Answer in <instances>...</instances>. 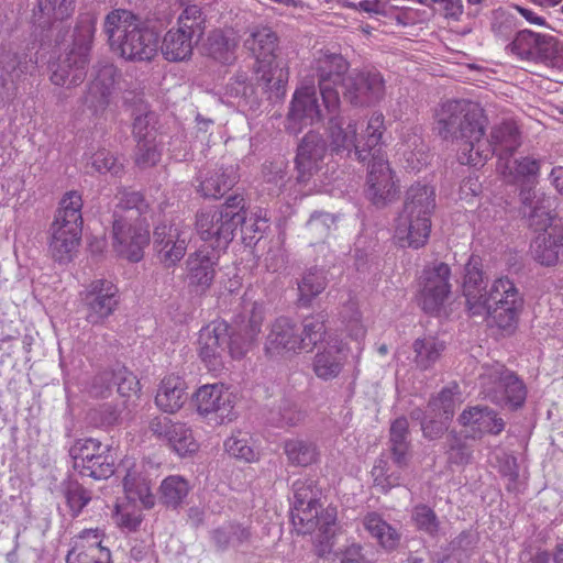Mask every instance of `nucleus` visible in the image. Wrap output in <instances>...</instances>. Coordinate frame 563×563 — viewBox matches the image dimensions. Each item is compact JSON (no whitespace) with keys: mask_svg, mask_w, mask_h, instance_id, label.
<instances>
[{"mask_svg":"<svg viewBox=\"0 0 563 563\" xmlns=\"http://www.w3.org/2000/svg\"><path fill=\"white\" fill-rule=\"evenodd\" d=\"M486 119L483 109L470 100H446L434 112V130L444 141L461 145V164L477 166L492 157L490 145L484 141Z\"/></svg>","mask_w":563,"mask_h":563,"instance_id":"obj_1","label":"nucleus"},{"mask_svg":"<svg viewBox=\"0 0 563 563\" xmlns=\"http://www.w3.org/2000/svg\"><path fill=\"white\" fill-rule=\"evenodd\" d=\"M104 32L120 55L132 62H148L157 53L159 35L150 21L128 10H114L104 20Z\"/></svg>","mask_w":563,"mask_h":563,"instance_id":"obj_2","label":"nucleus"},{"mask_svg":"<svg viewBox=\"0 0 563 563\" xmlns=\"http://www.w3.org/2000/svg\"><path fill=\"white\" fill-rule=\"evenodd\" d=\"M435 209V190L426 184L411 185L396 218L395 239L402 247L423 246L431 232V216Z\"/></svg>","mask_w":563,"mask_h":563,"instance_id":"obj_3","label":"nucleus"},{"mask_svg":"<svg viewBox=\"0 0 563 563\" xmlns=\"http://www.w3.org/2000/svg\"><path fill=\"white\" fill-rule=\"evenodd\" d=\"M97 16L91 12L80 13L71 33V47L58 60L49 64L51 81L56 86L73 88L81 85L90 62Z\"/></svg>","mask_w":563,"mask_h":563,"instance_id":"obj_4","label":"nucleus"},{"mask_svg":"<svg viewBox=\"0 0 563 563\" xmlns=\"http://www.w3.org/2000/svg\"><path fill=\"white\" fill-rule=\"evenodd\" d=\"M384 131L383 113H373L366 126V145L369 152L366 196L378 208L391 202L398 194L393 172L382 151Z\"/></svg>","mask_w":563,"mask_h":563,"instance_id":"obj_5","label":"nucleus"},{"mask_svg":"<svg viewBox=\"0 0 563 563\" xmlns=\"http://www.w3.org/2000/svg\"><path fill=\"white\" fill-rule=\"evenodd\" d=\"M255 57L256 79L264 82L271 98L282 99L286 92L289 71L278 55V36L269 27L253 31L244 43Z\"/></svg>","mask_w":563,"mask_h":563,"instance_id":"obj_6","label":"nucleus"},{"mask_svg":"<svg viewBox=\"0 0 563 563\" xmlns=\"http://www.w3.org/2000/svg\"><path fill=\"white\" fill-rule=\"evenodd\" d=\"M82 199L79 192H67L51 225L49 253L54 261L66 264L76 254L82 230Z\"/></svg>","mask_w":563,"mask_h":563,"instance_id":"obj_7","label":"nucleus"},{"mask_svg":"<svg viewBox=\"0 0 563 563\" xmlns=\"http://www.w3.org/2000/svg\"><path fill=\"white\" fill-rule=\"evenodd\" d=\"M478 378L482 394L493 404L512 411L523 407L528 395L527 386L514 371L504 364L483 365Z\"/></svg>","mask_w":563,"mask_h":563,"instance_id":"obj_8","label":"nucleus"},{"mask_svg":"<svg viewBox=\"0 0 563 563\" xmlns=\"http://www.w3.org/2000/svg\"><path fill=\"white\" fill-rule=\"evenodd\" d=\"M73 0H37L33 11L34 34L41 46H59L69 36L67 20L73 15Z\"/></svg>","mask_w":563,"mask_h":563,"instance_id":"obj_9","label":"nucleus"},{"mask_svg":"<svg viewBox=\"0 0 563 563\" xmlns=\"http://www.w3.org/2000/svg\"><path fill=\"white\" fill-rule=\"evenodd\" d=\"M483 297L485 311L473 316L489 317L504 330L515 327L523 307V298L512 280L508 277L495 279Z\"/></svg>","mask_w":563,"mask_h":563,"instance_id":"obj_10","label":"nucleus"},{"mask_svg":"<svg viewBox=\"0 0 563 563\" xmlns=\"http://www.w3.org/2000/svg\"><path fill=\"white\" fill-rule=\"evenodd\" d=\"M73 468L81 476L97 481L107 479L115 472V461L110 445L93 438L77 440L69 449Z\"/></svg>","mask_w":563,"mask_h":563,"instance_id":"obj_11","label":"nucleus"},{"mask_svg":"<svg viewBox=\"0 0 563 563\" xmlns=\"http://www.w3.org/2000/svg\"><path fill=\"white\" fill-rule=\"evenodd\" d=\"M349 68V62L341 54L335 53H321L312 62L311 69L318 79L322 106L327 111L333 112L340 108L338 87L345 89Z\"/></svg>","mask_w":563,"mask_h":563,"instance_id":"obj_12","label":"nucleus"},{"mask_svg":"<svg viewBox=\"0 0 563 563\" xmlns=\"http://www.w3.org/2000/svg\"><path fill=\"white\" fill-rule=\"evenodd\" d=\"M329 148L332 155L340 157H352L358 162H366L369 158L366 145V130L357 140V126L353 120L345 121L340 115V108L333 112L327 111Z\"/></svg>","mask_w":563,"mask_h":563,"instance_id":"obj_13","label":"nucleus"},{"mask_svg":"<svg viewBox=\"0 0 563 563\" xmlns=\"http://www.w3.org/2000/svg\"><path fill=\"white\" fill-rule=\"evenodd\" d=\"M451 268L446 263L434 262L423 268L419 277L418 302L427 313H438L452 291Z\"/></svg>","mask_w":563,"mask_h":563,"instance_id":"obj_14","label":"nucleus"},{"mask_svg":"<svg viewBox=\"0 0 563 563\" xmlns=\"http://www.w3.org/2000/svg\"><path fill=\"white\" fill-rule=\"evenodd\" d=\"M241 218L218 209L202 210L196 216V231L200 239L210 244L213 251L227 250L234 239Z\"/></svg>","mask_w":563,"mask_h":563,"instance_id":"obj_15","label":"nucleus"},{"mask_svg":"<svg viewBox=\"0 0 563 563\" xmlns=\"http://www.w3.org/2000/svg\"><path fill=\"white\" fill-rule=\"evenodd\" d=\"M80 300L86 310V321L101 325L119 308L120 291L111 280L95 279L80 292Z\"/></svg>","mask_w":563,"mask_h":563,"instance_id":"obj_16","label":"nucleus"},{"mask_svg":"<svg viewBox=\"0 0 563 563\" xmlns=\"http://www.w3.org/2000/svg\"><path fill=\"white\" fill-rule=\"evenodd\" d=\"M113 247L117 253L130 262H139L143 257V249L150 242L148 223L146 221L115 218L112 227Z\"/></svg>","mask_w":563,"mask_h":563,"instance_id":"obj_17","label":"nucleus"},{"mask_svg":"<svg viewBox=\"0 0 563 563\" xmlns=\"http://www.w3.org/2000/svg\"><path fill=\"white\" fill-rule=\"evenodd\" d=\"M385 95L383 76L376 70L353 69L346 77L343 97L353 106H372Z\"/></svg>","mask_w":563,"mask_h":563,"instance_id":"obj_18","label":"nucleus"},{"mask_svg":"<svg viewBox=\"0 0 563 563\" xmlns=\"http://www.w3.org/2000/svg\"><path fill=\"white\" fill-rule=\"evenodd\" d=\"M148 430L157 439L166 442L179 456L191 455L199 449L191 429L184 422L157 416L150 421Z\"/></svg>","mask_w":563,"mask_h":563,"instance_id":"obj_19","label":"nucleus"},{"mask_svg":"<svg viewBox=\"0 0 563 563\" xmlns=\"http://www.w3.org/2000/svg\"><path fill=\"white\" fill-rule=\"evenodd\" d=\"M349 357V346L338 336H329L319 346L312 358L311 368L314 375L324 382L333 380L342 373Z\"/></svg>","mask_w":563,"mask_h":563,"instance_id":"obj_20","label":"nucleus"},{"mask_svg":"<svg viewBox=\"0 0 563 563\" xmlns=\"http://www.w3.org/2000/svg\"><path fill=\"white\" fill-rule=\"evenodd\" d=\"M328 145L319 132L309 131L301 140L296 155V179L299 184L308 183L319 170Z\"/></svg>","mask_w":563,"mask_h":563,"instance_id":"obj_21","label":"nucleus"},{"mask_svg":"<svg viewBox=\"0 0 563 563\" xmlns=\"http://www.w3.org/2000/svg\"><path fill=\"white\" fill-rule=\"evenodd\" d=\"M302 342L297 324L287 317H279L271 324L264 350L269 357L285 356L302 351Z\"/></svg>","mask_w":563,"mask_h":563,"instance_id":"obj_22","label":"nucleus"},{"mask_svg":"<svg viewBox=\"0 0 563 563\" xmlns=\"http://www.w3.org/2000/svg\"><path fill=\"white\" fill-rule=\"evenodd\" d=\"M199 355L211 371L223 366L228 354L229 325L224 321L213 322L199 332Z\"/></svg>","mask_w":563,"mask_h":563,"instance_id":"obj_23","label":"nucleus"},{"mask_svg":"<svg viewBox=\"0 0 563 563\" xmlns=\"http://www.w3.org/2000/svg\"><path fill=\"white\" fill-rule=\"evenodd\" d=\"M154 247L159 261L167 267L179 262L187 249L189 232L181 230L178 224H158L153 233Z\"/></svg>","mask_w":563,"mask_h":563,"instance_id":"obj_24","label":"nucleus"},{"mask_svg":"<svg viewBox=\"0 0 563 563\" xmlns=\"http://www.w3.org/2000/svg\"><path fill=\"white\" fill-rule=\"evenodd\" d=\"M507 48L520 59L528 60H548L554 58L556 54L553 36L530 30L519 31Z\"/></svg>","mask_w":563,"mask_h":563,"instance_id":"obj_25","label":"nucleus"},{"mask_svg":"<svg viewBox=\"0 0 563 563\" xmlns=\"http://www.w3.org/2000/svg\"><path fill=\"white\" fill-rule=\"evenodd\" d=\"M96 77L89 82L87 91L82 97V103L91 110L93 114L102 113L110 103V96L118 76V70L113 64L98 63L96 66Z\"/></svg>","mask_w":563,"mask_h":563,"instance_id":"obj_26","label":"nucleus"},{"mask_svg":"<svg viewBox=\"0 0 563 563\" xmlns=\"http://www.w3.org/2000/svg\"><path fill=\"white\" fill-rule=\"evenodd\" d=\"M257 82L261 89L250 81L246 73L238 71L225 85L224 96L230 102L241 108L242 111H256L260 109L264 95L269 100H277L275 97L271 98L263 81L257 79Z\"/></svg>","mask_w":563,"mask_h":563,"instance_id":"obj_27","label":"nucleus"},{"mask_svg":"<svg viewBox=\"0 0 563 563\" xmlns=\"http://www.w3.org/2000/svg\"><path fill=\"white\" fill-rule=\"evenodd\" d=\"M197 411L203 417L214 415L221 422L232 420L233 398L223 384L201 386L195 394Z\"/></svg>","mask_w":563,"mask_h":563,"instance_id":"obj_28","label":"nucleus"},{"mask_svg":"<svg viewBox=\"0 0 563 563\" xmlns=\"http://www.w3.org/2000/svg\"><path fill=\"white\" fill-rule=\"evenodd\" d=\"M519 199L521 202L520 212L527 218L529 227L534 231L542 233L558 225L554 223L555 216L552 214L550 198L526 188L519 190Z\"/></svg>","mask_w":563,"mask_h":563,"instance_id":"obj_29","label":"nucleus"},{"mask_svg":"<svg viewBox=\"0 0 563 563\" xmlns=\"http://www.w3.org/2000/svg\"><path fill=\"white\" fill-rule=\"evenodd\" d=\"M462 290L470 314L485 311V300L483 301L482 298L488 288L485 282L483 261L478 255H472L464 266Z\"/></svg>","mask_w":563,"mask_h":563,"instance_id":"obj_30","label":"nucleus"},{"mask_svg":"<svg viewBox=\"0 0 563 563\" xmlns=\"http://www.w3.org/2000/svg\"><path fill=\"white\" fill-rule=\"evenodd\" d=\"M67 563H111V552L101 545L99 531L84 530L66 555Z\"/></svg>","mask_w":563,"mask_h":563,"instance_id":"obj_31","label":"nucleus"},{"mask_svg":"<svg viewBox=\"0 0 563 563\" xmlns=\"http://www.w3.org/2000/svg\"><path fill=\"white\" fill-rule=\"evenodd\" d=\"M219 261L217 251L199 249L187 260L189 285L197 292H205L212 284L216 276V265Z\"/></svg>","mask_w":563,"mask_h":563,"instance_id":"obj_32","label":"nucleus"},{"mask_svg":"<svg viewBox=\"0 0 563 563\" xmlns=\"http://www.w3.org/2000/svg\"><path fill=\"white\" fill-rule=\"evenodd\" d=\"M462 426L470 429L472 437L485 433L499 434L505 429V421L497 412L486 406H474L465 409L459 417Z\"/></svg>","mask_w":563,"mask_h":563,"instance_id":"obj_33","label":"nucleus"},{"mask_svg":"<svg viewBox=\"0 0 563 563\" xmlns=\"http://www.w3.org/2000/svg\"><path fill=\"white\" fill-rule=\"evenodd\" d=\"M324 111L327 112L325 109ZM325 115L314 87L306 86L296 90L288 113L289 120L312 125L321 122Z\"/></svg>","mask_w":563,"mask_h":563,"instance_id":"obj_34","label":"nucleus"},{"mask_svg":"<svg viewBox=\"0 0 563 563\" xmlns=\"http://www.w3.org/2000/svg\"><path fill=\"white\" fill-rule=\"evenodd\" d=\"M531 253L541 265L563 263V225H554L539 233L531 243Z\"/></svg>","mask_w":563,"mask_h":563,"instance_id":"obj_35","label":"nucleus"},{"mask_svg":"<svg viewBox=\"0 0 563 563\" xmlns=\"http://www.w3.org/2000/svg\"><path fill=\"white\" fill-rule=\"evenodd\" d=\"M542 161L534 156H520L505 166L504 177L512 185L519 186L520 190L529 188L534 190L538 184Z\"/></svg>","mask_w":563,"mask_h":563,"instance_id":"obj_36","label":"nucleus"},{"mask_svg":"<svg viewBox=\"0 0 563 563\" xmlns=\"http://www.w3.org/2000/svg\"><path fill=\"white\" fill-rule=\"evenodd\" d=\"M484 141L490 145L492 156H510L521 145V134L515 121L504 120L492 128L489 139Z\"/></svg>","mask_w":563,"mask_h":563,"instance_id":"obj_37","label":"nucleus"},{"mask_svg":"<svg viewBox=\"0 0 563 563\" xmlns=\"http://www.w3.org/2000/svg\"><path fill=\"white\" fill-rule=\"evenodd\" d=\"M186 389V382L181 377L176 375L164 377L155 396L156 406L168 413L178 411L187 400Z\"/></svg>","mask_w":563,"mask_h":563,"instance_id":"obj_38","label":"nucleus"},{"mask_svg":"<svg viewBox=\"0 0 563 563\" xmlns=\"http://www.w3.org/2000/svg\"><path fill=\"white\" fill-rule=\"evenodd\" d=\"M27 69L26 55L10 49L0 52V95L11 98L15 92V82Z\"/></svg>","mask_w":563,"mask_h":563,"instance_id":"obj_39","label":"nucleus"},{"mask_svg":"<svg viewBox=\"0 0 563 563\" xmlns=\"http://www.w3.org/2000/svg\"><path fill=\"white\" fill-rule=\"evenodd\" d=\"M236 178L233 166L200 174L197 178L199 181L198 191L205 198L218 199L235 185Z\"/></svg>","mask_w":563,"mask_h":563,"instance_id":"obj_40","label":"nucleus"},{"mask_svg":"<svg viewBox=\"0 0 563 563\" xmlns=\"http://www.w3.org/2000/svg\"><path fill=\"white\" fill-rule=\"evenodd\" d=\"M362 522L364 529L384 550L393 551L398 547L401 539L400 532L389 525L382 515L368 512L364 516Z\"/></svg>","mask_w":563,"mask_h":563,"instance_id":"obj_41","label":"nucleus"},{"mask_svg":"<svg viewBox=\"0 0 563 563\" xmlns=\"http://www.w3.org/2000/svg\"><path fill=\"white\" fill-rule=\"evenodd\" d=\"M283 449L288 464L291 466L308 467L320 460L319 446L309 439H288L285 441Z\"/></svg>","mask_w":563,"mask_h":563,"instance_id":"obj_42","label":"nucleus"},{"mask_svg":"<svg viewBox=\"0 0 563 563\" xmlns=\"http://www.w3.org/2000/svg\"><path fill=\"white\" fill-rule=\"evenodd\" d=\"M252 530L250 526L238 522H229L211 532V540L216 548L225 551L230 548L246 545L252 540Z\"/></svg>","mask_w":563,"mask_h":563,"instance_id":"obj_43","label":"nucleus"},{"mask_svg":"<svg viewBox=\"0 0 563 563\" xmlns=\"http://www.w3.org/2000/svg\"><path fill=\"white\" fill-rule=\"evenodd\" d=\"M191 490L189 482L180 475L164 478L158 488L159 503L169 509L181 507Z\"/></svg>","mask_w":563,"mask_h":563,"instance_id":"obj_44","label":"nucleus"},{"mask_svg":"<svg viewBox=\"0 0 563 563\" xmlns=\"http://www.w3.org/2000/svg\"><path fill=\"white\" fill-rule=\"evenodd\" d=\"M194 43L190 35L179 29H170L164 36L162 54L169 62H180L191 56Z\"/></svg>","mask_w":563,"mask_h":563,"instance_id":"obj_45","label":"nucleus"},{"mask_svg":"<svg viewBox=\"0 0 563 563\" xmlns=\"http://www.w3.org/2000/svg\"><path fill=\"white\" fill-rule=\"evenodd\" d=\"M327 272L320 267L307 269L298 282L299 302L308 307L327 287Z\"/></svg>","mask_w":563,"mask_h":563,"instance_id":"obj_46","label":"nucleus"},{"mask_svg":"<svg viewBox=\"0 0 563 563\" xmlns=\"http://www.w3.org/2000/svg\"><path fill=\"white\" fill-rule=\"evenodd\" d=\"M327 321L328 314L324 312H319L303 319L302 330L299 331L303 340L302 350L311 351L318 343H321V345L325 343L330 336H327Z\"/></svg>","mask_w":563,"mask_h":563,"instance_id":"obj_47","label":"nucleus"},{"mask_svg":"<svg viewBox=\"0 0 563 563\" xmlns=\"http://www.w3.org/2000/svg\"><path fill=\"white\" fill-rule=\"evenodd\" d=\"M238 43L233 36H228L220 30L211 32L208 36L206 51L208 56L221 64H230L235 59Z\"/></svg>","mask_w":563,"mask_h":563,"instance_id":"obj_48","label":"nucleus"},{"mask_svg":"<svg viewBox=\"0 0 563 563\" xmlns=\"http://www.w3.org/2000/svg\"><path fill=\"white\" fill-rule=\"evenodd\" d=\"M416 366L422 371L432 367L445 349L444 342L434 336H424L413 342Z\"/></svg>","mask_w":563,"mask_h":563,"instance_id":"obj_49","label":"nucleus"},{"mask_svg":"<svg viewBox=\"0 0 563 563\" xmlns=\"http://www.w3.org/2000/svg\"><path fill=\"white\" fill-rule=\"evenodd\" d=\"M415 528L431 539H438L441 532V521L435 511L426 504H418L411 510Z\"/></svg>","mask_w":563,"mask_h":563,"instance_id":"obj_50","label":"nucleus"},{"mask_svg":"<svg viewBox=\"0 0 563 563\" xmlns=\"http://www.w3.org/2000/svg\"><path fill=\"white\" fill-rule=\"evenodd\" d=\"M177 29L198 43L205 33L206 16L200 7L196 4L187 5L177 20Z\"/></svg>","mask_w":563,"mask_h":563,"instance_id":"obj_51","label":"nucleus"},{"mask_svg":"<svg viewBox=\"0 0 563 563\" xmlns=\"http://www.w3.org/2000/svg\"><path fill=\"white\" fill-rule=\"evenodd\" d=\"M335 225L334 217L327 212H314L306 223L305 239L310 245L323 242Z\"/></svg>","mask_w":563,"mask_h":563,"instance_id":"obj_52","label":"nucleus"},{"mask_svg":"<svg viewBox=\"0 0 563 563\" xmlns=\"http://www.w3.org/2000/svg\"><path fill=\"white\" fill-rule=\"evenodd\" d=\"M147 205L137 191L123 192L114 211L115 218H126V220L146 221L143 213L146 211Z\"/></svg>","mask_w":563,"mask_h":563,"instance_id":"obj_53","label":"nucleus"},{"mask_svg":"<svg viewBox=\"0 0 563 563\" xmlns=\"http://www.w3.org/2000/svg\"><path fill=\"white\" fill-rule=\"evenodd\" d=\"M445 455L450 465H466L473 457V448L466 437L451 432L445 441Z\"/></svg>","mask_w":563,"mask_h":563,"instance_id":"obj_54","label":"nucleus"},{"mask_svg":"<svg viewBox=\"0 0 563 563\" xmlns=\"http://www.w3.org/2000/svg\"><path fill=\"white\" fill-rule=\"evenodd\" d=\"M63 494L73 518H77L92 498L91 492L74 479L63 483Z\"/></svg>","mask_w":563,"mask_h":563,"instance_id":"obj_55","label":"nucleus"},{"mask_svg":"<svg viewBox=\"0 0 563 563\" xmlns=\"http://www.w3.org/2000/svg\"><path fill=\"white\" fill-rule=\"evenodd\" d=\"M132 134L136 142L155 139L153 132L156 114L146 103H140L133 110Z\"/></svg>","mask_w":563,"mask_h":563,"instance_id":"obj_56","label":"nucleus"},{"mask_svg":"<svg viewBox=\"0 0 563 563\" xmlns=\"http://www.w3.org/2000/svg\"><path fill=\"white\" fill-rule=\"evenodd\" d=\"M113 378V384L118 387V393L123 397H129L140 390V383L136 376L126 367L121 366L112 372L104 371L96 375V383L99 380L108 382Z\"/></svg>","mask_w":563,"mask_h":563,"instance_id":"obj_57","label":"nucleus"},{"mask_svg":"<svg viewBox=\"0 0 563 563\" xmlns=\"http://www.w3.org/2000/svg\"><path fill=\"white\" fill-rule=\"evenodd\" d=\"M336 521V511L334 508H328L324 512L318 515V526L316 528L317 552L319 556H323L331 550V539L334 537V526Z\"/></svg>","mask_w":563,"mask_h":563,"instance_id":"obj_58","label":"nucleus"},{"mask_svg":"<svg viewBox=\"0 0 563 563\" xmlns=\"http://www.w3.org/2000/svg\"><path fill=\"white\" fill-rule=\"evenodd\" d=\"M224 449L230 456L246 463L258 460V453L251 445V438L242 431L229 437L224 442Z\"/></svg>","mask_w":563,"mask_h":563,"instance_id":"obj_59","label":"nucleus"},{"mask_svg":"<svg viewBox=\"0 0 563 563\" xmlns=\"http://www.w3.org/2000/svg\"><path fill=\"white\" fill-rule=\"evenodd\" d=\"M123 487L132 499L137 498L145 508L154 507L155 496L151 492L150 482L144 477L129 471L123 478Z\"/></svg>","mask_w":563,"mask_h":563,"instance_id":"obj_60","label":"nucleus"},{"mask_svg":"<svg viewBox=\"0 0 563 563\" xmlns=\"http://www.w3.org/2000/svg\"><path fill=\"white\" fill-rule=\"evenodd\" d=\"M123 487L132 499L137 498L145 508L154 507L155 496L151 492L150 482L144 477L129 471L123 478Z\"/></svg>","mask_w":563,"mask_h":563,"instance_id":"obj_61","label":"nucleus"},{"mask_svg":"<svg viewBox=\"0 0 563 563\" xmlns=\"http://www.w3.org/2000/svg\"><path fill=\"white\" fill-rule=\"evenodd\" d=\"M123 487L132 499L137 498L145 508L154 507L155 496L151 492L150 482L144 477L129 471L123 478Z\"/></svg>","mask_w":563,"mask_h":563,"instance_id":"obj_62","label":"nucleus"},{"mask_svg":"<svg viewBox=\"0 0 563 563\" xmlns=\"http://www.w3.org/2000/svg\"><path fill=\"white\" fill-rule=\"evenodd\" d=\"M320 503L316 505H301L291 507V522L299 533L307 534L316 531Z\"/></svg>","mask_w":563,"mask_h":563,"instance_id":"obj_63","label":"nucleus"},{"mask_svg":"<svg viewBox=\"0 0 563 563\" xmlns=\"http://www.w3.org/2000/svg\"><path fill=\"white\" fill-rule=\"evenodd\" d=\"M292 506L316 505L319 503L320 490L316 481L311 477H302L295 481L291 485Z\"/></svg>","mask_w":563,"mask_h":563,"instance_id":"obj_64","label":"nucleus"}]
</instances>
